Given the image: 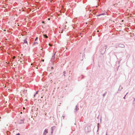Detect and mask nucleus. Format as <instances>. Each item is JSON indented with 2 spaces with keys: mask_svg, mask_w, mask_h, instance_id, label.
I'll return each instance as SVG.
<instances>
[{
  "mask_svg": "<svg viewBox=\"0 0 135 135\" xmlns=\"http://www.w3.org/2000/svg\"><path fill=\"white\" fill-rule=\"evenodd\" d=\"M15 56H13V59H15Z\"/></svg>",
  "mask_w": 135,
  "mask_h": 135,
  "instance_id": "nucleus-9",
  "label": "nucleus"
},
{
  "mask_svg": "<svg viewBox=\"0 0 135 135\" xmlns=\"http://www.w3.org/2000/svg\"><path fill=\"white\" fill-rule=\"evenodd\" d=\"M47 133V129H45L44 133V135H45Z\"/></svg>",
  "mask_w": 135,
  "mask_h": 135,
  "instance_id": "nucleus-2",
  "label": "nucleus"
},
{
  "mask_svg": "<svg viewBox=\"0 0 135 135\" xmlns=\"http://www.w3.org/2000/svg\"><path fill=\"white\" fill-rule=\"evenodd\" d=\"M37 44H38V43L37 42H34L33 43V45H35Z\"/></svg>",
  "mask_w": 135,
  "mask_h": 135,
  "instance_id": "nucleus-5",
  "label": "nucleus"
},
{
  "mask_svg": "<svg viewBox=\"0 0 135 135\" xmlns=\"http://www.w3.org/2000/svg\"><path fill=\"white\" fill-rule=\"evenodd\" d=\"M37 92H36V94H35V95L36 94H37Z\"/></svg>",
  "mask_w": 135,
  "mask_h": 135,
  "instance_id": "nucleus-16",
  "label": "nucleus"
},
{
  "mask_svg": "<svg viewBox=\"0 0 135 135\" xmlns=\"http://www.w3.org/2000/svg\"><path fill=\"white\" fill-rule=\"evenodd\" d=\"M105 15L104 13H103V14H101L98 15V16H101V15Z\"/></svg>",
  "mask_w": 135,
  "mask_h": 135,
  "instance_id": "nucleus-6",
  "label": "nucleus"
},
{
  "mask_svg": "<svg viewBox=\"0 0 135 135\" xmlns=\"http://www.w3.org/2000/svg\"><path fill=\"white\" fill-rule=\"evenodd\" d=\"M48 20H50V18H48Z\"/></svg>",
  "mask_w": 135,
  "mask_h": 135,
  "instance_id": "nucleus-12",
  "label": "nucleus"
},
{
  "mask_svg": "<svg viewBox=\"0 0 135 135\" xmlns=\"http://www.w3.org/2000/svg\"><path fill=\"white\" fill-rule=\"evenodd\" d=\"M44 61V60H42V61Z\"/></svg>",
  "mask_w": 135,
  "mask_h": 135,
  "instance_id": "nucleus-14",
  "label": "nucleus"
},
{
  "mask_svg": "<svg viewBox=\"0 0 135 135\" xmlns=\"http://www.w3.org/2000/svg\"><path fill=\"white\" fill-rule=\"evenodd\" d=\"M17 135H20V134H19V133H18V134H17Z\"/></svg>",
  "mask_w": 135,
  "mask_h": 135,
  "instance_id": "nucleus-10",
  "label": "nucleus"
},
{
  "mask_svg": "<svg viewBox=\"0 0 135 135\" xmlns=\"http://www.w3.org/2000/svg\"><path fill=\"white\" fill-rule=\"evenodd\" d=\"M32 64H31V65H32Z\"/></svg>",
  "mask_w": 135,
  "mask_h": 135,
  "instance_id": "nucleus-22",
  "label": "nucleus"
},
{
  "mask_svg": "<svg viewBox=\"0 0 135 135\" xmlns=\"http://www.w3.org/2000/svg\"><path fill=\"white\" fill-rule=\"evenodd\" d=\"M41 98H42V97H41Z\"/></svg>",
  "mask_w": 135,
  "mask_h": 135,
  "instance_id": "nucleus-20",
  "label": "nucleus"
},
{
  "mask_svg": "<svg viewBox=\"0 0 135 135\" xmlns=\"http://www.w3.org/2000/svg\"><path fill=\"white\" fill-rule=\"evenodd\" d=\"M42 23H44V21H42Z\"/></svg>",
  "mask_w": 135,
  "mask_h": 135,
  "instance_id": "nucleus-11",
  "label": "nucleus"
},
{
  "mask_svg": "<svg viewBox=\"0 0 135 135\" xmlns=\"http://www.w3.org/2000/svg\"><path fill=\"white\" fill-rule=\"evenodd\" d=\"M4 31H6V30H5V29L4 30Z\"/></svg>",
  "mask_w": 135,
  "mask_h": 135,
  "instance_id": "nucleus-15",
  "label": "nucleus"
},
{
  "mask_svg": "<svg viewBox=\"0 0 135 135\" xmlns=\"http://www.w3.org/2000/svg\"><path fill=\"white\" fill-rule=\"evenodd\" d=\"M23 109H25V108L24 107H23Z\"/></svg>",
  "mask_w": 135,
  "mask_h": 135,
  "instance_id": "nucleus-13",
  "label": "nucleus"
},
{
  "mask_svg": "<svg viewBox=\"0 0 135 135\" xmlns=\"http://www.w3.org/2000/svg\"><path fill=\"white\" fill-rule=\"evenodd\" d=\"M49 45L50 46H52V45H51V44H49Z\"/></svg>",
  "mask_w": 135,
  "mask_h": 135,
  "instance_id": "nucleus-8",
  "label": "nucleus"
},
{
  "mask_svg": "<svg viewBox=\"0 0 135 135\" xmlns=\"http://www.w3.org/2000/svg\"><path fill=\"white\" fill-rule=\"evenodd\" d=\"M26 43L27 44V41L26 40H25L24 41V42H23V44Z\"/></svg>",
  "mask_w": 135,
  "mask_h": 135,
  "instance_id": "nucleus-3",
  "label": "nucleus"
},
{
  "mask_svg": "<svg viewBox=\"0 0 135 135\" xmlns=\"http://www.w3.org/2000/svg\"><path fill=\"white\" fill-rule=\"evenodd\" d=\"M97 32H99V31H98V30L97 31Z\"/></svg>",
  "mask_w": 135,
  "mask_h": 135,
  "instance_id": "nucleus-19",
  "label": "nucleus"
},
{
  "mask_svg": "<svg viewBox=\"0 0 135 135\" xmlns=\"http://www.w3.org/2000/svg\"><path fill=\"white\" fill-rule=\"evenodd\" d=\"M43 36H44V37L45 38H48V37L47 36V35H46L44 34L43 35Z\"/></svg>",
  "mask_w": 135,
  "mask_h": 135,
  "instance_id": "nucleus-4",
  "label": "nucleus"
},
{
  "mask_svg": "<svg viewBox=\"0 0 135 135\" xmlns=\"http://www.w3.org/2000/svg\"><path fill=\"white\" fill-rule=\"evenodd\" d=\"M124 47V45H123V47Z\"/></svg>",
  "mask_w": 135,
  "mask_h": 135,
  "instance_id": "nucleus-21",
  "label": "nucleus"
},
{
  "mask_svg": "<svg viewBox=\"0 0 135 135\" xmlns=\"http://www.w3.org/2000/svg\"><path fill=\"white\" fill-rule=\"evenodd\" d=\"M35 95H34V97H35Z\"/></svg>",
  "mask_w": 135,
  "mask_h": 135,
  "instance_id": "nucleus-23",
  "label": "nucleus"
},
{
  "mask_svg": "<svg viewBox=\"0 0 135 135\" xmlns=\"http://www.w3.org/2000/svg\"><path fill=\"white\" fill-rule=\"evenodd\" d=\"M37 92H36V94H35V95L36 94H37Z\"/></svg>",
  "mask_w": 135,
  "mask_h": 135,
  "instance_id": "nucleus-18",
  "label": "nucleus"
},
{
  "mask_svg": "<svg viewBox=\"0 0 135 135\" xmlns=\"http://www.w3.org/2000/svg\"><path fill=\"white\" fill-rule=\"evenodd\" d=\"M37 92H36V94H35V95L36 94H37Z\"/></svg>",
  "mask_w": 135,
  "mask_h": 135,
  "instance_id": "nucleus-17",
  "label": "nucleus"
},
{
  "mask_svg": "<svg viewBox=\"0 0 135 135\" xmlns=\"http://www.w3.org/2000/svg\"><path fill=\"white\" fill-rule=\"evenodd\" d=\"M37 39H38L37 37H36V38L35 40V41H36V40H37Z\"/></svg>",
  "mask_w": 135,
  "mask_h": 135,
  "instance_id": "nucleus-7",
  "label": "nucleus"
},
{
  "mask_svg": "<svg viewBox=\"0 0 135 135\" xmlns=\"http://www.w3.org/2000/svg\"><path fill=\"white\" fill-rule=\"evenodd\" d=\"M24 118H21L19 121V123H20L22 124L23 123L24 121Z\"/></svg>",
  "mask_w": 135,
  "mask_h": 135,
  "instance_id": "nucleus-1",
  "label": "nucleus"
}]
</instances>
